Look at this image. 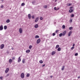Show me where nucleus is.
Wrapping results in <instances>:
<instances>
[{
	"mask_svg": "<svg viewBox=\"0 0 80 80\" xmlns=\"http://www.w3.org/2000/svg\"><path fill=\"white\" fill-rule=\"evenodd\" d=\"M43 7L44 8H47V5H45L43 6Z\"/></svg>",
	"mask_w": 80,
	"mask_h": 80,
	"instance_id": "25",
	"label": "nucleus"
},
{
	"mask_svg": "<svg viewBox=\"0 0 80 80\" xmlns=\"http://www.w3.org/2000/svg\"><path fill=\"white\" fill-rule=\"evenodd\" d=\"M19 32L20 33H22V28H20L19 29Z\"/></svg>",
	"mask_w": 80,
	"mask_h": 80,
	"instance_id": "5",
	"label": "nucleus"
},
{
	"mask_svg": "<svg viewBox=\"0 0 80 80\" xmlns=\"http://www.w3.org/2000/svg\"><path fill=\"white\" fill-rule=\"evenodd\" d=\"M67 32L66 31H64L63 33H61L59 34V36L60 37H62V36H64L66 34Z\"/></svg>",
	"mask_w": 80,
	"mask_h": 80,
	"instance_id": "1",
	"label": "nucleus"
},
{
	"mask_svg": "<svg viewBox=\"0 0 80 80\" xmlns=\"http://www.w3.org/2000/svg\"><path fill=\"white\" fill-rule=\"evenodd\" d=\"M29 76L30 74H29V73H28L26 75V77H29Z\"/></svg>",
	"mask_w": 80,
	"mask_h": 80,
	"instance_id": "24",
	"label": "nucleus"
},
{
	"mask_svg": "<svg viewBox=\"0 0 80 80\" xmlns=\"http://www.w3.org/2000/svg\"><path fill=\"white\" fill-rule=\"evenodd\" d=\"M25 59H23L22 60V62L23 63H25Z\"/></svg>",
	"mask_w": 80,
	"mask_h": 80,
	"instance_id": "21",
	"label": "nucleus"
},
{
	"mask_svg": "<svg viewBox=\"0 0 80 80\" xmlns=\"http://www.w3.org/2000/svg\"><path fill=\"white\" fill-rule=\"evenodd\" d=\"M58 51H60L61 50V48H58L57 49Z\"/></svg>",
	"mask_w": 80,
	"mask_h": 80,
	"instance_id": "15",
	"label": "nucleus"
},
{
	"mask_svg": "<svg viewBox=\"0 0 80 80\" xmlns=\"http://www.w3.org/2000/svg\"><path fill=\"white\" fill-rule=\"evenodd\" d=\"M74 46H75V43L73 44V45H72V46L73 47H74Z\"/></svg>",
	"mask_w": 80,
	"mask_h": 80,
	"instance_id": "49",
	"label": "nucleus"
},
{
	"mask_svg": "<svg viewBox=\"0 0 80 80\" xmlns=\"http://www.w3.org/2000/svg\"><path fill=\"white\" fill-rule=\"evenodd\" d=\"M50 77L51 78H52V77H53V76H50Z\"/></svg>",
	"mask_w": 80,
	"mask_h": 80,
	"instance_id": "51",
	"label": "nucleus"
},
{
	"mask_svg": "<svg viewBox=\"0 0 80 80\" xmlns=\"http://www.w3.org/2000/svg\"><path fill=\"white\" fill-rule=\"evenodd\" d=\"M80 78V77H78V78Z\"/></svg>",
	"mask_w": 80,
	"mask_h": 80,
	"instance_id": "53",
	"label": "nucleus"
},
{
	"mask_svg": "<svg viewBox=\"0 0 80 80\" xmlns=\"http://www.w3.org/2000/svg\"><path fill=\"white\" fill-rule=\"evenodd\" d=\"M9 22H10V20H7L6 21V23H9Z\"/></svg>",
	"mask_w": 80,
	"mask_h": 80,
	"instance_id": "19",
	"label": "nucleus"
},
{
	"mask_svg": "<svg viewBox=\"0 0 80 80\" xmlns=\"http://www.w3.org/2000/svg\"><path fill=\"white\" fill-rule=\"evenodd\" d=\"M24 5H25V3H22V4H21V6H23Z\"/></svg>",
	"mask_w": 80,
	"mask_h": 80,
	"instance_id": "31",
	"label": "nucleus"
},
{
	"mask_svg": "<svg viewBox=\"0 0 80 80\" xmlns=\"http://www.w3.org/2000/svg\"><path fill=\"white\" fill-rule=\"evenodd\" d=\"M63 67L62 68V70H64V68H65V66H63Z\"/></svg>",
	"mask_w": 80,
	"mask_h": 80,
	"instance_id": "18",
	"label": "nucleus"
},
{
	"mask_svg": "<svg viewBox=\"0 0 80 80\" xmlns=\"http://www.w3.org/2000/svg\"><path fill=\"white\" fill-rule=\"evenodd\" d=\"M55 53H56V52L55 51H53L52 52V55H55Z\"/></svg>",
	"mask_w": 80,
	"mask_h": 80,
	"instance_id": "8",
	"label": "nucleus"
},
{
	"mask_svg": "<svg viewBox=\"0 0 80 80\" xmlns=\"http://www.w3.org/2000/svg\"><path fill=\"white\" fill-rule=\"evenodd\" d=\"M45 64H44L42 66V67H45Z\"/></svg>",
	"mask_w": 80,
	"mask_h": 80,
	"instance_id": "48",
	"label": "nucleus"
},
{
	"mask_svg": "<svg viewBox=\"0 0 80 80\" xmlns=\"http://www.w3.org/2000/svg\"><path fill=\"white\" fill-rule=\"evenodd\" d=\"M0 79H3V77H0Z\"/></svg>",
	"mask_w": 80,
	"mask_h": 80,
	"instance_id": "43",
	"label": "nucleus"
},
{
	"mask_svg": "<svg viewBox=\"0 0 80 80\" xmlns=\"http://www.w3.org/2000/svg\"><path fill=\"white\" fill-rule=\"evenodd\" d=\"M43 18H42V17H40V20H43Z\"/></svg>",
	"mask_w": 80,
	"mask_h": 80,
	"instance_id": "33",
	"label": "nucleus"
},
{
	"mask_svg": "<svg viewBox=\"0 0 80 80\" xmlns=\"http://www.w3.org/2000/svg\"><path fill=\"white\" fill-rule=\"evenodd\" d=\"M15 57H13L12 58V60H15Z\"/></svg>",
	"mask_w": 80,
	"mask_h": 80,
	"instance_id": "46",
	"label": "nucleus"
},
{
	"mask_svg": "<svg viewBox=\"0 0 80 80\" xmlns=\"http://www.w3.org/2000/svg\"><path fill=\"white\" fill-rule=\"evenodd\" d=\"M3 48H4V44H2L0 46V48L1 49H3Z\"/></svg>",
	"mask_w": 80,
	"mask_h": 80,
	"instance_id": "3",
	"label": "nucleus"
},
{
	"mask_svg": "<svg viewBox=\"0 0 80 80\" xmlns=\"http://www.w3.org/2000/svg\"><path fill=\"white\" fill-rule=\"evenodd\" d=\"M1 8H3V6L2 5V6H1Z\"/></svg>",
	"mask_w": 80,
	"mask_h": 80,
	"instance_id": "44",
	"label": "nucleus"
},
{
	"mask_svg": "<svg viewBox=\"0 0 80 80\" xmlns=\"http://www.w3.org/2000/svg\"><path fill=\"white\" fill-rule=\"evenodd\" d=\"M38 27V24H36L35 26V28H37Z\"/></svg>",
	"mask_w": 80,
	"mask_h": 80,
	"instance_id": "12",
	"label": "nucleus"
},
{
	"mask_svg": "<svg viewBox=\"0 0 80 80\" xmlns=\"http://www.w3.org/2000/svg\"><path fill=\"white\" fill-rule=\"evenodd\" d=\"M32 18H33V19L35 18V17H34V15H32Z\"/></svg>",
	"mask_w": 80,
	"mask_h": 80,
	"instance_id": "35",
	"label": "nucleus"
},
{
	"mask_svg": "<svg viewBox=\"0 0 80 80\" xmlns=\"http://www.w3.org/2000/svg\"><path fill=\"white\" fill-rule=\"evenodd\" d=\"M11 49H12V50H13V48H11Z\"/></svg>",
	"mask_w": 80,
	"mask_h": 80,
	"instance_id": "52",
	"label": "nucleus"
},
{
	"mask_svg": "<svg viewBox=\"0 0 80 80\" xmlns=\"http://www.w3.org/2000/svg\"><path fill=\"white\" fill-rule=\"evenodd\" d=\"M36 20H37V21H38V20L39 19V18L38 17V18H36Z\"/></svg>",
	"mask_w": 80,
	"mask_h": 80,
	"instance_id": "32",
	"label": "nucleus"
},
{
	"mask_svg": "<svg viewBox=\"0 0 80 80\" xmlns=\"http://www.w3.org/2000/svg\"><path fill=\"white\" fill-rule=\"evenodd\" d=\"M69 13H72V12H73V10L70 9L69 10Z\"/></svg>",
	"mask_w": 80,
	"mask_h": 80,
	"instance_id": "11",
	"label": "nucleus"
},
{
	"mask_svg": "<svg viewBox=\"0 0 80 80\" xmlns=\"http://www.w3.org/2000/svg\"><path fill=\"white\" fill-rule=\"evenodd\" d=\"M71 17H74V14H71Z\"/></svg>",
	"mask_w": 80,
	"mask_h": 80,
	"instance_id": "29",
	"label": "nucleus"
},
{
	"mask_svg": "<svg viewBox=\"0 0 80 80\" xmlns=\"http://www.w3.org/2000/svg\"><path fill=\"white\" fill-rule=\"evenodd\" d=\"M32 46L31 45L29 46V48L30 49H31V48H32Z\"/></svg>",
	"mask_w": 80,
	"mask_h": 80,
	"instance_id": "28",
	"label": "nucleus"
},
{
	"mask_svg": "<svg viewBox=\"0 0 80 80\" xmlns=\"http://www.w3.org/2000/svg\"><path fill=\"white\" fill-rule=\"evenodd\" d=\"M3 29V25H1L0 26V30H2Z\"/></svg>",
	"mask_w": 80,
	"mask_h": 80,
	"instance_id": "7",
	"label": "nucleus"
},
{
	"mask_svg": "<svg viewBox=\"0 0 80 80\" xmlns=\"http://www.w3.org/2000/svg\"><path fill=\"white\" fill-rule=\"evenodd\" d=\"M58 47H59V45H56V48H58Z\"/></svg>",
	"mask_w": 80,
	"mask_h": 80,
	"instance_id": "30",
	"label": "nucleus"
},
{
	"mask_svg": "<svg viewBox=\"0 0 80 80\" xmlns=\"http://www.w3.org/2000/svg\"><path fill=\"white\" fill-rule=\"evenodd\" d=\"M18 62H21V58H20V57H19L18 58Z\"/></svg>",
	"mask_w": 80,
	"mask_h": 80,
	"instance_id": "10",
	"label": "nucleus"
},
{
	"mask_svg": "<svg viewBox=\"0 0 80 80\" xmlns=\"http://www.w3.org/2000/svg\"><path fill=\"white\" fill-rule=\"evenodd\" d=\"M52 35L53 36H55V33H52Z\"/></svg>",
	"mask_w": 80,
	"mask_h": 80,
	"instance_id": "38",
	"label": "nucleus"
},
{
	"mask_svg": "<svg viewBox=\"0 0 80 80\" xmlns=\"http://www.w3.org/2000/svg\"><path fill=\"white\" fill-rule=\"evenodd\" d=\"M35 1H33L32 2V4H35Z\"/></svg>",
	"mask_w": 80,
	"mask_h": 80,
	"instance_id": "23",
	"label": "nucleus"
},
{
	"mask_svg": "<svg viewBox=\"0 0 80 80\" xmlns=\"http://www.w3.org/2000/svg\"><path fill=\"white\" fill-rule=\"evenodd\" d=\"M7 53H8V54L9 53V52H8V51H7Z\"/></svg>",
	"mask_w": 80,
	"mask_h": 80,
	"instance_id": "47",
	"label": "nucleus"
},
{
	"mask_svg": "<svg viewBox=\"0 0 80 80\" xmlns=\"http://www.w3.org/2000/svg\"><path fill=\"white\" fill-rule=\"evenodd\" d=\"M39 63H43V61L42 60H40L39 61Z\"/></svg>",
	"mask_w": 80,
	"mask_h": 80,
	"instance_id": "22",
	"label": "nucleus"
},
{
	"mask_svg": "<svg viewBox=\"0 0 80 80\" xmlns=\"http://www.w3.org/2000/svg\"><path fill=\"white\" fill-rule=\"evenodd\" d=\"M68 6H70V5H72V4H71L70 3H68Z\"/></svg>",
	"mask_w": 80,
	"mask_h": 80,
	"instance_id": "39",
	"label": "nucleus"
},
{
	"mask_svg": "<svg viewBox=\"0 0 80 80\" xmlns=\"http://www.w3.org/2000/svg\"><path fill=\"white\" fill-rule=\"evenodd\" d=\"M72 8H73L72 7H71L70 8V9H72Z\"/></svg>",
	"mask_w": 80,
	"mask_h": 80,
	"instance_id": "45",
	"label": "nucleus"
},
{
	"mask_svg": "<svg viewBox=\"0 0 80 80\" xmlns=\"http://www.w3.org/2000/svg\"><path fill=\"white\" fill-rule=\"evenodd\" d=\"M72 28H73L72 27H70L69 28V29L70 30H72Z\"/></svg>",
	"mask_w": 80,
	"mask_h": 80,
	"instance_id": "27",
	"label": "nucleus"
},
{
	"mask_svg": "<svg viewBox=\"0 0 80 80\" xmlns=\"http://www.w3.org/2000/svg\"><path fill=\"white\" fill-rule=\"evenodd\" d=\"M21 77L22 78H23L24 77V73H22L21 75Z\"/></svg>",
	"mask_w": 80,
	"mask_h": 80,
	"instance_id": "2",
	"label": "nucleus"
},
{
	"mask_svg": "<svg viewBox=\"0 0 80 80\" xmlns=\"http://www.w3.org/2000/svg\"><path fill=\"white\" fill-rule=\"evenodd\" d=\"M74 48V47H72L71 48V50H73Z\"/></svg>",
	"mask_w": 80,
	"mask_h": 80,
	"instance_id": "40",
	"label": "nucleus"
},
{
	"mask_svg": "<svg viewBox=\"0 0 80 80\" xmlns=\"http://www.w3.org/2000/svg\"><path fill=\"white\" fill-rule=\"evenodd\" d=\"M72 31H70L69 33H68V37H70V35H71V34H72Z\"/></svg>",
	"mask_w": 80,
	"mask_h": 80,
	"instance_id": "13",
	"label": "nucleus"
},
{
	"mask_svg": "<svg viewBox=\"0 0 80 80\" xmlns=\"http://www.w3.org/2000/svg\"><path fill=\"white\" fill-rule=\"evenodd\" d=\"M40 42V39H38L37 40V43H39Z\"/></svg>",
	"mask_w": 80,
	"mask_h": 80,
	"instance_id": "9",
	"label": "nucleus"
},
{
	"mask_svg": "<svg viewBox=\"0 0 80 80\" xmlns=\"http://www.w3.org/2000/svg\"><path fill=\"white\" fill-rule=\"evenodd\" d=\"M57 0H55V2H57Z\"/></svg>",
	"mask_w": 80,
	"mask_h": 80,
	"instance_id": "54",
	"label": "nucleus"
},
{
	"mask_svg": "<svg viewBox=\"0 0 80 80\" xmlns=\"http://www.w3.org/2000/svg\"><path fill=\"white\" fill-rule=\"evenodd\" d=\"M62 28L63 29H64L65 28V25H63L62 26Z\"/></svg>",
	"mask_w": 80,
	"mask_h": 80,
	"instance_id": "26",
	"label": "nucleus"
},
{
	"mask_svg": "<svg viewBox=\"0 0 80 80\" xmlns=\"http://www.w3.org/2000/svg\"><path fill=\"white\" fill-rule=\"evenodd\" d=\"M77 55H78V53H76L75 54V56H77Z\"/></svg>",
	"mask_w": 80,
	"mask_h": 80,
	"instance_id": "37",
	"label": "nucleus"
},
{
	"mask_svg": "<svg viewBox=\"0 0 80 80\" xmlns=\"http://www.w3.org/2000/svg\"><path fill=\"white\" fill-rule=\"evenodd\" d=\"M35 22H38V21H37V20L36 19H35Z\"/></svg>",
	"mask_w": 80,
	"mask_h": 80,
	"instance_id": "41",
	"label": "nucleus"
},
{
	"mask_svg": "<svg viewBox=\"0 0 80 80\" xmlns=\"http://www.w3.org/2000/svg\"><path fill=\"white\" fill-rule=\"evenodd\" d=\"M30 52V50H27L26 51V53H29Z\"/></svg>",
	"mask_w": 80,
	"mask_h": 80,
	"instance_id": "14",
	"label": "nucleus"
},
{
	"mask_svg": "<svg viewBox=\"0 0 80 80\" xmlns=\"http://www.w3.org/2000/svg\"><path fill=\"white\" fill-rule=\"evenodd\" d=\"M54 9L55 10H57V8L54 7Z\"/></svg>",
	"mask_w": 80,
	"mask_h": 80,
	"instance_id": "42",
	"label": "nucleus"
},
{
	"mask_svg": "<svg viewBox=\"0 0 80 80\" xmlns=\"http://www.w3.org/2000/svg\"><path fill=\"white\" fill-rule=\"evenodd\" d=\"M58 32V30H57L56 31V33H57V32Z\"/></svg>",
	"mask_w": 80,
	"mask_h": 80,
	"instance_id": "50",
	"label": "nucleus"
},
{
	"mask_svg": "<svg viewBox=\"0 0 80 80\" xmlns=\"http://www.w3.org/2000/svg\"><path fill=\"white\" fill-rule=\"evenodd\" d=\"M12 62V59H10L9 60V62L11 63V62Z\"/></svg>",
	"mask_w": 80,
	"mask_h": 80,
	"instance_id": "17",
	"label": "nucleus"
},
{
	"mask_svg": "<svg viewBox=\"0 0 80 80\" xmlns=\"http://www.w3.org/2000/svg\"><path fill=\"white\" fill-rule=\"evenodd\" d=\"M70 23H72V19H71L69 21Z\"/></svg>",
	"mask_w": 80,
	"mask_h": 80,
	"instance_id": "34",
	"label": "nucleus"
},
{
	"mask_svg": "<svg viewBox=\"0 0 80 80\" xmlns=\"http://www.w3.org/2000/svg\"><path fill=\"white\" fill-rule=\"evenodd\" d=\"M28 17L29 19L30 20L31 19V15H30V14H29L28 15Z\"/></svg>",
	"mask_w": 80,
	"mask_h": 80,
	"instance_id": "6",
	"label": "nucleus"
},
{
	"mask_svg": "<svg viewBox=\"0 0 80 80\" xmlns=\"http://www.w3.org/2000/svg\"><path fill=\"white\" fill-rule=\"evenodd\" d=\"M8 71H9V68H8L6 69L5 71V72L6 73H7V72H8Z\"/></svg>",
	"mask_w": 80,
	"mask_h": 80,
	"instance_id": "4",
	"label": "nucleus"
},
{
	"mask_svg": "<svg viewBox=\"0 0 80 80\" xmlns=\"http://www.w3.org/2000/svg\"><path fill=\"white\" fill-rule=\"evenodd\" d=\"M39 38V36L38 35H36L35 37V38Z\"/></svg>",
	"mask_w": 80,
	"mask_h": 80,
	"instance_id": "20",
	"label": "nucleus"
},
{
	"mask_svg": "<svg viewBox=\"0 0 80 80\" xmlns=\"http://www.w3.org/2000/svg\"><path fill=\"white\" fill-rule=\"evenodd\" d=\"M9 76V74H8L6 76H5V77H7L8 76Z\"/></svg>",
	"mask_w": 80,
	"mask_h": 80,
	"instance_id": "36",
	"label": "nucleus"
},
{
	"mask_svg": "<svg viewBox=\"0 0 80 80\" xmlns=\"http://www.w3.org/2000/svg\"><path fill=\"white\" fill-rule=\"evenodd\" d=\"M4 30H6V29H7V26H4Z\"/></svg>",
	"mask_w": 80,
	"mask_h": 80,
	"instance_id": "16",
	"label": "nucleus"
}]
</instances>
